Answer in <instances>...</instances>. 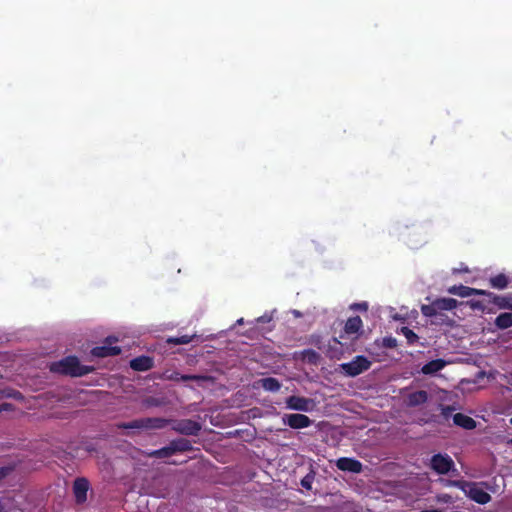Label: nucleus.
<instances>
[{"mask_svg": "<svg viewBox=\"0 0 512 512\" xmlns=\"http://www.w3.org/2000/svg\"><path fill=\"white\" fill-rule=\"evenodd\" d=\"M171 420L161 418V417H147L135 419L130 422L121 423L118 425L121 429H145V430H154V429H163L165 428Z\"/></svg>", "mask_w": 512, "mask_h": 512, "instance_id": "20e7f679", "label": "nucleus"}, {"mask_svg": "<svg viewBox=\"0 0 512 512\" xmlns=\"http://www.w3.org/2000/svg\"><path fill=\"white\" fill-rule=\"evenodd\" d=\"M494 324L498 329H501V330L508 329V328L512 327V313L505 312V313L499 314L496 317Z\"/></svg>", "mask_w": 512, "mask_h": 512, "instance_id": "412c9836", "label": "nucleus"}, {"mask_svg": "<svg viewBox=\"0 0 512 512\" xmlns=\"http://www.w3.org/2000/svg\"><path fill=\"white\" fill-rule=\"evenodd\" d=\"M282 422L292 429H303L310 427L313 421L305 414L293 413L285 414L282 417Z\"/></svg>", "mask_w": 512, "mask_h": 512, "instance_id": "1a4fd4ad", "label": "nucleus"}, {"mask_svg": "<svg viewBox=\"0 0 512 512\" xmlns=\"http://www.w3.org/2000/svg\"><path fill=\"white\" fill-rule=\"evenodd\" d=\"M172 429L182 435L197 436L201 431V424L191 419L172 421Z\"/></svg>", "mask_w": 512, "mask_h": 512, "instance_id": "6e6552de", "label": "nucleus"}, {"mask_svg": "<svg viewBox=\"0 0 512 512\" xmlns=\"http://www.w3.org/2000/svg\"><path fill=\"white\" fill-rule=\"evenodd\" d=\"M179 379H180V382H186V381H199V380H203L205 378L200 375L182 374V376H180Z\"/></svg>", "mask_w": 512, "mask_h": 512, "instance_id": "c756f323", "label": "nucleus"}, {"mask_svg": "<svg viewBox=\"0 0 512 512\" xmlns=\"http://www.w3.org/2000/svg\"><path fill=\"white\" fill-rule=\"evenodd\" d=\"M336 467L341 471L355 474H359L363 471V464L359 460L350 457H341L337 459Z\"/></svg>", "mask_w": 512, "mask_h": 512, "instance_id": "9b49d317", "label": "nucleus"}, {"mask_svg": "<svg viewBox=\"0 0 512 512\" xmlns=\"http://www.w3.org/2000/svg\"><path fill=\"white\" fill-rule=\"evenodd\" d=\"M448 293L459 296L469 297L471 296V287L460 285H453L447 289Z\"/></svg>", "mask_w": 512, "mask_h": 512, "instance_id": "b1692460", "label": "nucleus"}, {"mask_svg": "<svg viewBox=\"0 0 512 512\" xmlns=\"http://www.w3.org/2000/svg\"><path fill=\"white\" fill-rule=\"evenodd\" d=\"M0 512H7L1 502H0Z\"/></svg>", "mask_w": 512, "mask_h": 512, "instance_id": "4c0bfd02", "label": "nucleus"}, {"mask_svg": "<svg viewBox=\"0 0 512 512\" xmlns=\"http://www.w3.org/2000/svg\"><path fill=\"white\" fill-rule=\"evenodd\" d=\"M286 405L291 410L309 412L315 406V402L311 398L292 395L286 399Z\"/></svg>", "mask_w": 512, "mask_h": 512, "instance_id": "9d476101", "label": "nucleus"}, {"mask_svg": "<svg viewBox=\"0 0 512 512\" xmlns=\"http://www.w3.org/2000/svg\"><path fill=\"white\" fill-rule=\"evenodd\" d=\"M400 332L405 336L407 343L409 345H414L419 340L418 335L413 330H411L409 327H406V326L402 327L400 329Z\"/></svg>", "mask_w": 512, "mask_h": 512, "instance_id": "a878e982", "label": "nucleus"}, {"mask_svg": "<svg viewBox=\"0 0 512 512\" xmlns=\"http://www.w3.org/2000/svg\"><path fill=\"white\" fill-rule=\"evenodd\" d=\"M472 295H483V296H487L491 299L493 293L486 291V290H482V289L471 288V296Z\"/></svg>", "mask_w": 512, "mask_h": 512, "instance_id": "2f4dec72", "label": "nucleus"}, {"mask_svg": "<svg viewBox=\"0 0 512 512\" xmlns=\"http://www.w3.org/2000/svg\"><path fill=\"white\" fill-rule=\"evenodd\" d=\"M363 322L360 316H354L347 319L343 333L340 334V338H344L345 335L351 336L354 335V339L358 338L359 333L362 331Z\"/></svg>", "mask_w": 512, "mask_h": 512, "instance_id": "f8f14e48", "label": "nucleus"}, {"mask_svg": "<svg viewBox=\"0 0 512 512\" xmlns=\"http://www.w3.org/2000/svg\"><path fill=\"white\" fill-rule=\"evenodd\" d=\"M93 366L82 365L76 356H67L53 362L50 371L71 377H82L94 371Z\"/></svg>", "mask_w": 512, "mask_h": 512, "instance_id": "f03ea898", "label": "nucleus"}, {"mask_svg": "<svg viewBox=\"0 0 512 512\" xmlns=\"http://www.w3.org/2000/svg\"><path fill=\"white\" fill-rule=\"evenodd\" d=\"M467 304L473 310H479V311H484L485 310V306H484L483 302H481L479 300H470V301L467 302Z\"/></svg>", "mask_w": 512, "mask_h": 512, "instance_id": "7c9ffc66", "label": "nucleus"}, {"mask_svg": "<svg viewBox=\"0 0 512 512\" xmlns=\"http://www.w3.org/2000/svg\"><path fill=\"white\" fill-rule=\"evenodd\" d=\"M172 448L174 450V453H183L188 452L193 449L192 443L190 440L186 438H178L170 441Z\"/></svg>", "mask_w": 512, "mask_h": 512, "instance_id": "a211bd4d", "label": "nucleus"}, {"mask_svg": "<svg viewBox=\"0 0 512 512\" xmlns=\"http://www.w3.org/2000/svg\"><path fill=\"white\" fill-rule=\"evenodd\" d=\"M182 376L181 373L174 371L170 376L169 379L175 382H180L179 377Z\"/></svg>", "mask_w": 512, "mask_h": 512, "instance_id": "f704fd0d", "label": "nucleus"}, {"mask_svg": "<svg viewBox=\"0 0 512 512\" xmlns=\"http://www.w3.org/2000/svg\"><path fill=\"white\" fill-rule=\"evenodd\" d=\"M261 386L266 391L277 392L281 388L280 382L274 377L261 379Z\"/></svg>", "mask_w": 512, "mask_h": 512, "instance_id": "5701e85b", "label": "nucleus"}, {"mask_svg": "<svg viewBox=\"0 0 512 512\" xmlns=\"http://www.w3.org/2000/svg\"><path fill=\"white\" fill-rule=\"evenodd\" d=\"M301 358L309 364L317 365L320 361V354L313 349H305L301 352Z\"/></svg>", "mask_w": 512, "mask_h": 512, "instance_id": "4be33fe9", "label": "nucleus"}, {"mask_svg": "<svg viewBox=\"0 0 512 512\" xmlns=\"http://www.w3.org/2000/svg\"><path fill=\"white\" fill-rule=\"evenodd\" d=\"M446 366V361L443 359H435L431 360L425 365L422 366L421 372L425 375H432L440 370H442Z\"/></svg>", "mask_w": 512, "mask_h": 512, "instance_id": "f3484780", "label": "nucleus"}, {"mask_svg": "<svg viewBox=\"0 0 512 512\" xmlns=\"http://www.w3.org/2000/svg\"><path fill=\"white\" fill-rule=\"evenodd\" d=\"M314 479H315V472L313 470H311L308 474H306L301 479V486L307 490H311Z\"/></svg>", "mask_w": 512, "mask_h": 512, "instance_id": "cd10ccee", "label": "nucleus"}, {"mask_svg": "<svg viewBox=\"0 0 512 512\" xmlns=\"http://www.w3.org/2000/svg\"><path fill=\"white\" fill-rule=\"evenodd\" d=\"M13 409V405L10 404V403H2L0 404V413L2 411H8V410H12Z\"/></svg>", "mask_w": 512, "mask_h": 512, "instance_id": "72a5a7b5", "label": "nucleus"}, {"mask_svg": "<svg viewBox=\"0 0 512 512\" xmlns=\"http://www.w3.org/2000/svg\"><path fill=\"white\" fill-rule=\"evenodd\" d=\"M89 481L84 477L76 478L73 483V493L77 503L82 504L87 500Z\"/></svg>", "mask_w": 512, "mask_h": 512, "instance_id": "ddd939ff", "label": "nucleus"}, {"mask_svg": "<svg viewBox=\"0 0 512 512\" xmlns=\"http://www.w3.org/2000/svg\"><path fill=\"white\" fill-rule=\"evenodd\" d=\"M430 467L437 474L445 475L454 469L453 459L448 454H435L430 460Z\"/></svg>", "mask_w": 512, "mask_h": 512, "instance_id": "0eeeda50", "label": "nucleus"}, {"mask_svg": "<svg viewBox=\"0 0 512 512\" xmlns=\"http://www.w3.org/2000/svg\"><path fill=\"white\" fill-rule=\"evenodd\" d=\"M154 365L153 358L149 356H138L130 361V367L134 371H147Z\"/></svg>", "mask_w": 512, "mask_h": 512, "instance_id": "4468645a", "label": "nucleus"}, {"mask_svg": "<svg viewBox=\"0 0 512 512\" xmlns=\"http://www.w3.org/2000/svg\"><path fill=\"white\" fill-rule=\"evenodd\" d=\"M372 362L363 355L355 356L350 362L342 363L340 368L348 377H356L370 369Z\"/></svg>", "mask_w": 512, "mask_h": 512, "instance_id": "39448f33", "label": "nucleus"}, {"mask_svg": "<svg viewBox=\"0 0 512 512\" xmlns=\"http://www.w3.org/2000/svg\"><path fill=\"white\" fill-rule=\"evenodd\" d=\"M9 473V468L2 467L0 468V480L5 478Z\"/></svg>", "mask_w": 512, "mask_h": 512, "instance_id": "c9c22d12", "label": "nucleus"}, {"mask_svg": "<svg viewBox=\"0 0 512 512\" xmlns=\"http://www.w3.org/2000/svg\"><path fill=\"white\" fill-rule=\"evenodd\" d=\"M509 284V280L506 275L500 273L490 278V285L496 289H505Z\"/></svg>", "mask_w": 512, "mask_h": 512, "instance_id": "393cba45", "label": "nucleus"}, {"mask_svg": "<svg viewBox=\"0 0 512 512\" xmlns=\"http://www.w3.org/2000/svg\"><path fill=\"white\" fill-rule=\"evenodd\" d=\"M491 301L499 309L512 310V294L506 296H499L493 293Z\"/></svg>", "mask_w": 512, "mask_h": 512, "instance_id": "aec40b11", "label": "nucleus"}, {"mask_svg": "<svg viewBox=\"0 0 512 512\" xmlns=\"http://www.w3.org/2000/svg\"><path fill=\"white\" fill-rule=\"evenodd\" d=\"M333 341H334L336 344H341V342H340L337 338H333Z\"/></svg>", "mask_w": 512, "mask_h": 512, "instance_id": "58836bf2", "label": "nucleus"}, {"mask_svg": "<svg viewBox=\"0 0 512 512\" xmlns=\"http://www.w3.org/2000/svg\"><path fill=\"white\" fill-rule=\"evenodd\" d=\"M350 308L354 309V310L367 311L368 303L367 302L354 303L351 305Z\"/></svg>", "mask_w": 512, "mask_h": 512, "instance_id": "473e14b6", "label": "nucleus"}, {"mask_svg": "<svg viewBox=\"0 0 512 512\" xmlns=\"http://www.w3.org/2000/svg\"><path fill=\"white\" fill-rule=\"evenodd\" d=\"M457 300L454 298H437L430 304H423L421 306V313L423 316L437 320L432 321L433 324H448L449 318L443 314L442 311H451L457 307Z\"/></svg>", "mask_w": 512, "mask_h": 512, "instance_id": "f257e3e1", "label": "nucleus"}, {"mask_svg": "<svg viewBox=\"0 0 512 512\" xmlns=\"http://www.w3.org/2000/svg\"><path fill=\"white\" fill-rule=\"evenodd\" d=\"M483 484L484 483L468 482L462 480H456L452 482V485L461 489L468 498L478 504L485 505L491 501V496L481 487Z\"/></svg>", "mask_w": 512, "mask_h": 512, "instance_id": "7ed1b4c3", "label": "nucleus"}, {"mask_svg": "<svg viewBox=\"0 0 512 512\" xmlns=\"http://www.w3.org/2000/svg\"><path fill=\"white\" fill-rule=\"evenodd\" d=\"M453 422L456 426L466 430H473L477 426V422L472 417L463 413H456L453 416Z\"/></svg>", "mask_w": 512, "mask_h": 512, "instance_id": "2eb2a0df", "label": "nucleus"}, {"mask_svg": "<svg viewBox=\"0 0 512 512\" xmlns=\"http://www.w3.org/2000/svg\"><path fill=\"white\" fill-rule=\"evenodd\" d=\"M428 400V393L425 390H418L412 392L407 397V404L410 407H416L426 403Z\"/></svg>", "mask_w": 512, "mask_h": 512, "instance_id": "dca6fc26", "label": "nucleus"}, {"mask_svg": "<svg viewBox=\"0 0 512 512\" xmlns=\"http://www.w3.org/2000/svg\"><path fill=\"white\" fill-rule=\"evenodd\" d=\"M510 443L512 444V439L510 440Z\"/></svg>", "mask_w": 512, "mask_h": 512, "instance_id": "a19ab883", "label": "nucleus"}, {"mask_svg": "<svg viewBox=\"0 0 512 512\" xmlns=\"http://www.w3.org/2000/svg\"><path fill=\"white\" fill-rule=\"evenodd\" d=\"M174 454L175 453H174L171 443H169L167 446L162 447L160 449L152 450L150 452H145V455L147 457L158 458V459L171 457Z\"/></svg>", "mask_w": 512, "mask_h": 512, "instance_id": "6ab92c4d", "label": "nucleus"}, {"mask_svg": "<svg viewBox=\"0 0 512 512\" xmlns=\"http://www.w3.org/2000/svg\"><path fill=\"white\" fill-rule=\"evenodd\" d=\"M397 345H398L397 339L392 336L384 337L382 339V346L384 348L393 349V348H396Z\"/></svg>", "mask_w": 512, "mask_h": 512, "instance_id": "c85d7f7f", "label": "nucleus"}, {"mask_svg": "<svg viewBox=\"0 0 512 512\" xmlns=\"http://www.w3.org/2000/svg\"><path fill=\"white\" fill-rule=\"evenodd\" d=\"M118 338L114 336H108L104 339L101 346L92 348L91 355L97 358H105L109 356H117L121 353V348L113 346V343L117 342Z\"/></svg>", "mask_w": 512, "mask_h": 512, "instance_id": "423d86ee", "label": "nucleus"}, {"mask_svg": "<svg viewBox=\"0 0 512 512\" xmlns=\"http://www.w3.org/2000/svg\"><path fill=\"white\" fill-rule=\"evenodd\" d=\"M195 337V335H182V336H179V337H169L167 339V343L168 344H172V345H183V344H188L190 343L193 338Z\"/></svg>", "mask_w": 512, "mask_h": 512, "instance_id": "bb28decb", "label": "nucleus"}, {"mask_svg": "<svg viewBox=\"0 0 512 512\" xmlns=\"http://www.w3.org/2000/svg\"><path fill=\"white\" fill-rule=\"evenodd\" d=\"M510 424L512 425V418L510 419Z\"/></svg>", "mask_w": 512, "mask_h": 512, "instance_id": "ea45409f", "label": "nucleus"}, {"mask_svg": "<svg viewBox=\"0 0 512 512\" xmlns=\"http://www.w3.org/2000/svg\"><path fill=\"white\" fill-rule=\"evenodd\" d=\"M421 512H441V511L438 509H426V510H422Z\"/></svg>", "mask_w": 512, "mask_h": 512, "instance_id": "e433bc0d", "label": "nucleus"}]
</instances>
